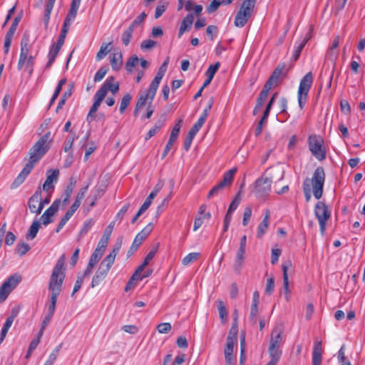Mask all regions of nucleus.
<instances>
[{"mask_svg":"<svg viewBox=\"0 0 365 365\" xmlns=\"http://www.w3.org/2000/svg\"><path fill=\"white\" fill-rule=\"evenodd\" d=\"M95 224V220L92 218H89L88 220H86L84 223H83V225L80 231V235H84L86 234H87V232L91 229V227L94 225Z\"/></svg>","mask_w":365,"mask_h":365,"instance_id":"obj_46","label":"nucleus"},{"mask_svg":"<svg viewBox=\"0 0 365 365\" xmlns=\"http://www.w3.org/2000/svg\"><path fill=\"white\" fill-rule=\"evenodd\" d=\"M66 78H62L58 81V83L56 87V89L54 91V93L50 100V106H51L55 102L56 99L58 96V95L62 89V86L66 83Z\"/></svg>","mask_w":365,"mask_h":365,"instance_id":"obj_42","label":"nucleus"},{"mask_svg":"<svg viewBox=\"0 0 365 365\" xmlns=\"http://www.w3.org/2000/svg\"><path fill=\"white\" fill-rule=\"evenodd\" d=\"M237 330L233 327L231 328L230 333L227 338V343L224 349L225 359L226 365H233L235 358L233 356L234 344L237 338Z\"/></svg>","mask_w":365,"mask_h":365,"instance_id":"obj_10","label":"nucleus"},{"mask_svg":"<svg viewBox=\"0 0 365 365\" xmlns=\"http://www.w3.org/2000/svg\"><path fill=\"white\" fill-rule=\"evenodd\" d=\"M309 34H307L306 36L302 39L296 41L292 54V58L294 61H297L299 58L303 48L304 47L307 41L309 40Z\"/></svg>","mask_w":365,"mask_h":365,"instance_id":"obj_25","label":"nucleus"},{"mask_svg":"<svg viewBox=\"0 0 365 365\" xmlns=\"http://www.w3.org/2000/svg\"><path fill=\"white\" fill-rule=\"evenodd\" d=\"M324 182V170L319 166L314 170L312 178H307L303 182V190L307 202H309L311 198L312 190L316 199L319 200L322 197Z\"/></svg>","mask_w":365,"mask_h":365,"instance_id":"obj_2","label":"nucleus"},{"mask_svg":"<svg viewBox=\"0 0 365 365\" xmlns=\"http://www.w3.org/2000/svg\"><path fill=\"white\" fill-rule=\"evenodd\" d=\"M16 316V314H12L11 316H9V317H7V319H6V322H5L4 326L1 329V331L0 342H2L4 340V338L6 337L9 329L11 327Z\"/></svg>","mask_w":365,"mask_h":365,"instance_id":"obj_33","label":"nucleus"},{"mask_svg":"<svg viewBox=\"0 0 365 365\" xmlns=\"http://www.w3.org/2000/svg\"><path fill=\"white\" fill-rule=\"evenodd\" d=\"M163 121L158 120L155 123V125L150 128L146 134L145 139L147 140L154 136L163 127Z\"/></svg>","mask_w":365,"mask_h":365,"instance_id":"obj_40","label":"nucleus"},{"mask_svg":"<svg viewBox=\"0 0 365 365\" xmlns=\"http://www.w3.org/2000/svg\"><path fill=\"white\" fill-rule=\"evenodd\" d=\"M283 331L284 328L282 325L275 326L272 331L269 346L280 348L283 340Z\"/></svg>","mask_w":365,"mask_h":365,"instance_id":"obj_17","label":"nucleus"},{"mask_svg":"<svg viewBox=\"0 0 365 365\" xmlns=\"http://www.w3.org/2000/svg\"><path fill=\"white\" fill-rule=\"evenodd\" d=\"M206 120H205L202 118H198L197 122L192 126V128L190 130V132L196 135L197 132L200 130V129L202 128L203 124L205 123Z\"/></svg>","mask_w":365,"mask_h":365,"instance_id":"obj_55","label":"nucleus"},{"mask_svg":"<svg viewBox=\"0 0 365 365\" xmlns=\"http://www.w3.org/2000/svg\"><path fill=\"white\" fill-rule=\"evenodd\" d=\"M314 214L319 221L320 232L324 235L326 230V222L331 216L330 211L324 202L319 201L315 205Z\"/></svg>","mask_w":365,"mask_h":365,"instance_id":"obj_9","label":"nucleus"},{"mask_svg":"<svg viewBox=\"0 0 365 365\" xmlns=\"http://www.w3.org/2000/svg\"><path fill=\"white\" fill-rule=\"evenodd\" d=\"M284 66H278L272 72L270 77L265 83L264 87L270 91L272 88L279 86L282 81V71Z\"/></svg>","mask_w":365,"mask_h":365,"instance_id":"obj_13","label":"nucleus"},{"mask_svg":"<svg viewBox=\"0 0 365 365\" xmlns=\"http://www.w3.org/2000/svg\"><path fill=\"white\" fill-rule=\"evenodd\" d=\"M292 265V263L290 261H287L286 262H284L282 264V269L283 272V288L284 294H290V289L289 288V279H288V273L287 270L289 267Z\"/></svg>","mask_w":365,"mask_h":365,"instance_id":"obj_31","label":"nucleus"},{"mask_svg":"<svg viewBox=\"0 0 365 365\" xmlns=\"http://www.w3.org/2000/svg\"><path fill=\"white\" fill-rule=\"evenodd\" d=\"M255 4L256 0H244L239 11L251 17L254 11Z\"/></svg>","mask_w":365,"mask_h":365,"instance_id":"obj_29","label":"nucleus"},{"mask_svg":"<svg viewBox=\"0 0 365 365\" xmlns=\"http://www.w3.org/2000/svg\"><path fill=\"white\" fill-rule=\"evenodd\" d=\"M322 359V341H317L314 342L312 350V365H321Z\"/></svg>","mask_w":365,"mask_h":365,"instance_id":"obj_24","label":"nucleus"},{"mask_svg":"<svg viewBox=\"0 0 365 365\" xmlns=\"http://www.w3.org/2000/svg\"><path fill=\"white\" fill-rule=\"evenodd\" d=\"M250 18V16L246 14L238 11L235 18L234 24L237 27L242 28L247 24Z\"/></svg>","mask_w":365,"mask_h":365,"instance_id":"obj_35","label":"nucleus"},{"mask_svg":"<svg viewBox=\"0 0 365 365\" xmlns=\"http://www.w3.org/2000/svg\"><path fill=\"white\" fill-rule=\"evenodd\" d=\"M111 42L109 43H103L98 52L96 54V61H101L110 52L111 49Z\"/></svg>","mask_w":365,"mask_h":365,"instance_id":"obj_36","label":"nucleus"},{"mask_svg":"<svg viewBox=\"0 0 365 365\" xmlns=\"http://www.w3.org/2000/svg\"><path fill=\"white\" fill-rule=\"evenodd\" d=\"M276 96H277V93H274L272 96V97L271 98V99L269 100L268 104L267 105V107L264 111L263 115L261 118V119L259 120V121L255 128V134L256 136H259L262 133L264 121H265L269 116V111H270L271 108L274 102V98H275Z\"/></svg>","mask_w":365,"mask_h":365,"instance_id":"obj_20","label":"nucleus"},{"mask_svg":"<svg viewBox=\"0 0 365 365\" xmlns=\"http://www.w3.org/2000/svg\"><path fill=\"white\" fill-rule=\"evenodd\" d=\"M108 71V68L107 66H102L101 68H100L94 76V78H93L94 82L101 81L105 77Z\"/></svg>","mask_w":365,"mask_h":365,"instance_id":"obj_50","label":"nucleus"},{"mask_svg":"<svg viewBox=\"0 0 365 365\" xmlns=\"http://www.w3.org/2000/svg\"><path fill=\"white\" fill-rule=\"evenodd\" d=\"M268 352L270 356V360L278 363L282 355V350L280 348L269 346Z\"/></svg>","mask_w":365,"mask_h":365,"instance_id":"obj_37","label":"nucleus"},{"mask_svg":"<svg viewBox=\"0 0 365 365\" xmlns=\"http://www.w3.org/2000/svg\"><path fill=\"white\" fill-rule=\"evenodd\" d=\"M196 135L192 133L191 132H188L184 140V148L185 150H188L190 148L192 142Z\"/></svg>","mask_w":365,"mask_h":365,"instance_id":"obj_61","label":"nucleus"},{"mask_svg":"<svg viewBox=\"0 0 365 365\" xmlns=\"http://www.w3.org/2000/svg\"><path fill=\"white\" fill-rule=\"evenodd\" d=\"M270 211L267 210L262 222L259 224L257 231V237L260 239L267 232L269 226Z\"/></svg>","mask_w":365,"mask_h":365,"instance_id":"obj_21","label":"nucleus"},{"mask_svg":"<svg viewBox=\"0 0 365 365\" xmlns=\"http://www.w3.org/2000/svg\"><path fill=\"white\" fill-rule=\"evenodd\" d=\"M139 62V58L137 56H132L125 63V68L128 72L132 73L133 69Z\"/></svg>","mask_w":365,"mask_h":365,"instance_id":"obj_43","label":"nucleus"},{"mask_svg":"<svg viewBox=\"0 0 365 365\" xmlns=\"http://www.w3.org/2000/svg\"><path fill=\"white\" fill-rule=\"evenodd\" d=\"M58 296L51 295L50 301L46 304L47 314L53 316L56 311L57 298Z\"/></svg>","mask_w":365,"mask_h":365,"instance_id":"obj_39","label":"nucleus"},{"mask_svg":"<svg viewBox=\"0 0 365 365\" xmlns=\"http://www.w3.org/2000/svg\"><path fill=\"white\" fill-rule=\"evenodd\" d=\"M220 62H217L215 64L210 65L205 72V76L210 78V79H212L215 73L220 68Z\"/></svg>","mask_w":365,"mask_h":365,"instance_id":"obj_53","label":"nucleus"},{"mask_svg":"<svg viewBox=\"0 0 365 365\" xmlns=\"http://www.w3.org/2000/svg\"><path fill=\"white\" fill-rule=\"evenodd\" d=\"M272 178L262 175L254 184L252 192L257 198L265 200L271 192Z\"/></svg>","mask_w":365,"mask_h":365,"instance_id":"obj_7","label":"nucleus"},{"mask_svg":"<svg viewBox=\"0 0 365 365\" xmlns=\"http://www.w3.org/2000/svg\"><path fill=\"white\" fill-rule=\"evenodd\" d=\"M21 276L19 274H14L9 276L0 287V302L4 301L18 284L21 282Z\"/></svg>","mask_w":365,"mask_h":365,"instance_id":"obj_8","label":"nucleus"},{"mask_svg":"<svg viewBox=\"0 0 365 365\" xmlns=\"http://www.w3.org/2000/svg\"><path fill=\"white\" fill-rule=\"evenodd\" d=\"M133 30L134 29L130 26L122 34L121 40L125 46H128L130 43Z\"/></svg>","mask_w":365,"mask_h":365,"instance_id":"obj_41","label":"nucleus"},{"mask_svg":"<svg viewBox=\"0 0 365 365\" xmlns=\"http://www.w3.org/2000/svg\"><path fill=\"white\" fill-rule=\"evenodd\" d=\"M61 47H62L61 46H59V45L56 44V43H53L52 44V46L50 48L49 52L48 53V61L46 65V68H50L51 66L52 65V63L54 62L56 57L57 56Z\"/></svg>","mask_w":365,"mask_h":365,"instance_id":"obj_30","label":"nucleus"},{"mask_svg":"<svg viewBox=\"0 0 365 365\" xmlns=\"http://www.w3.org/2000/svg\"><path fill=\"white\" fill-rule=\"evenodd\" d=\"M222 4L220 1L213 0L210 4L207 7V12L208 14H212L215 12L219 6Z\"/></svg>","mask_w":365,"mask_h":365,"instance_id":"obj_64","label":"nucleus"},{"mask_svg":"<svg viewBox=\"0 0 365 365\" xmlns=\"http://www.w3.org/2000/svg\"><path fill=\"white\" fill-rule=\"evenodd\" d=\"M51 142V132H47L31 147L29 150V160L11 184V188H16L24 182L35 164L48 150Z\"/></svg>","mask_w":365,"mask_h":365,"instance_id":"obj_1","label":"nucleus"},{"mask_svg":"<svg viewBox=\"0 0 365 365\" xmlns=\"http://www.w3.org/2000/svg\"><path fill=\"white\" fill-rule=\"evenodd\" d=\"M309 150L318 160L322 161L326 158V150L323 138L317 135H311L307 139Z\"/></svg>","mask_w":365,"mask_h":365,"instance_id":"obj_6","label":"nucleus"},{"mask_svg":"<svg viewBox=\"0 0 365 365\" xmlns=\"http://www.w3.org/2000/svg\"><path fill=\"white\" fill-rule=\"evenodd\" d=\"M241 201V198L240 197V195H237L233 199V200L231 202L229 208L227 210L228 212L233 213L235 210L237 208Z\"/></svg>","mask_w":365,"mask_h":365,"instance_id":"obj_57","label":"nucleus"},{"mask_svg":"<svg viewBox=\"0 0 365 365\" xmlns=\"http://www.w3.org/2000/svg\"><path fill=\"white\" fill-rule=\"evenodd\" d=\"M313 83V75L308 72L300 81L297 91V101L300 109H303L308 97V93Z\"/></svg>","mask_w":365,"mask_h":365,"instance_id":"obj_5","label":"nucleus"},{"mask_svg":"<svg viewBox=\"0 0 365 365\" xmlns=\"http://www.w3.org/2000/svg\"><path fill=\"white\" fill-rule=\"evenodd\" d=\"M122 247V240H118L116 243L115 244L112 251L103 260L104 263L107 264L108 265L112 267L116 255L119 252L120 248Z\"/></svg>","mask_w":365,"mask_h":365,"instance_id":"obj_23","label":"nucleus"},{"mask_svg":"<svg viewBox=\"0 0 365 365\" xmlns=\"http://www.w3.org/2000/svg\"><path fill=\"white\" fill-rule=\"evenodd\" d=\"M237 168H232L226 172L224 175L222 180L220 182L222 185L225 187L227 186H230L233 180L234 175L237 173Z\"/></svg>","mask_w":365,"mask_h":365,"instance_id":"obj_34","label":"nucleus"},{"mask_svg":"<svg viewBox=\"0 0 365 365\" xmlns=\"http://www.w3.org/2000/svg\"><path fill=\"white\" fill-rule=\"evenodd\" d=\"M110 65L114 71H119L123 65V56L120 52L114 53L110 56Z\"/></svg>","mask_w":365,"mask_h":365,"instance_id":"obj_32","label":"nucleus"},{"mask_svg":"<svg viewBox=\"0 0 365 365\" xmlns=\"http://www.w3.org/2000/svg\"><path fill=\"white\" fill-rule=\"evenodd\" d=\"M110 268V266L101 261L92 278L91 287L94 288L99 285L106 279Z\"/></svg>","mask_w":365,"mask_h":365,"instance_id":"obj_11","label":"nucleus"},{"mask_svg":"<svg viewBox=\"0 0 365 365\" xmlns=\"http://www.w3.org/2000/svg\"><path fill=\"white\" fill-rule=\"evenodd\" d=\"M39 227H40V222L38 220L34 221L29 230L27 235H26V238L28 240L34 239L38 233Z\"/></svg>","mask_w":365,"mask_h":365,"instance_id":"obj_38","label":"nucleus"},{"mask_svg":"<svg viewBox=\"0 0 365 365\" xmlns=\"http://www.w3.org/2000/svg\"><path fill=\"white\" fill-rule=\"evenodd\" d=\"M168 6V1L160 2L159 4L156 6L155 12V18L158 19L162 16V14L165 12L167 7Z\"/></svg>","mask_w":365,"mask_h":365,"instance_id":"obj_48","label":"nucleus"},{"mask_svg":"<svg viewBox=\"0 0 365 365\" xmlns=\"http://www.w3.org/2000/svg\"><path fill=\"white\" fill-rule=\"evenodd\" d=\"M200 256L199 252H190L188 255H187L182 259V263L184 265H188L191 262L196 260L198 257Z\"/></svg>","mask_w":365,"mask_h":365,"instance_id":"obj_49","label":"nucleus"},{"mask_svg":"<svg viewBox=\"0 0 365 365\" xmlns=\"http://www.w3.org/2000/svg\"><path fill=\"white\" fill-rule=\"evenodd\" d=\"M131 101V96L128 93L125 94L121 101L120 105L119 111L120 113H123L128 106L130 104Z\"/></svg>","mask_w":365,"mask_h":365,"instance_id":"obj_51","label":"nucleus"},{"mask_svg":"<svg viewBox=\"0 0 365 365\" xmlns=\"http://www.w3.org/2000/svg\"><path fill=\"white\" fill-rule=\"evenodd\" d=\"M58 175V170H49L47 173L46 180L43 185L42 189L47 192L49 191L52 192L55 187L53 183L57 182Z\"/></svg>","mask_w":365,"mask_h":365,"instance_id":"obj_18","label":"nucleus"},{"mask_svg":"<svg viewBox=\"0 0 365 365\" xmlns=\"http://www.w3.org/2000/svg\"><path fill=\"white\" fill-rule=\"evenodd\" d=\"M217 309H218V312H219V315H220L221 320L222 321V322H225V320L227 319V309H226L223 302H222V301L218 302Z\"/></svg>","mask_w":365,"mask_h":365,"instance_id":"obj_52","label":"nucleus"},{"mask_svg":"<svg viewBox=\"0 0 365 365\" xmlns=\"http://www.w3.org/2000/svg\"><path fill=\"white\" fill-rule=\"evenodd\" d=\"M225 187L222 185V184L219 182L210 190V191L208 193L207 197L210 198L213 196L217 195Z\"/></svg>","mask_w":365,"mask_h":365,"instance_id":"obj_56","label":"nucleus"},{"mask_svg":"<svg viewBox=\"0 0 365 365\" xmlns=\"http://www.w3.org/2000/svg\"><path fill=\"white\" fill-rule=\"evenodd\" d=\"M144 240L145 238L138 233L133 242L130 250L134 251L136 250Z\"/></svg>","mask_w":365,"mask_h":365,"instance_id":"obj_62","label":"nucleus"},{"mask_svg":"<svg viewBox=\"0 0 365 365\" xmlns=\"http://www.w3.org/2000/svg\"><path fill=\"white\" fill-rule=\"evenodd\" d=\"M156 45V42L151 39H147L142 41L140 48L142 50H148L153 48Z\"/></svg>","mask_w":365,"mask_h":365,"instance_id":"obj_63","label":"nucleus"},{"mask_svg":"<svg viewBox=\"0 0 365 365\" xmlns=\"http://www.w3.org/2000/svg\"><path fill=\"white\" fill-rule=\"evenodd\" d=\"M77 10L70 9L64 20L63 25L70 27L71 23L73 21L77 15Z\"/></svg>","mask_w":365,"mask_h":365,"instance_id":"obj_44","label":"nucleus"},{"mask_svg":"<svg viewBox=\"0 0 365 365\" xmlns=\"http://www.w3.org/2000/svg\"><path fill=\"white\" fill-rule=\"evenodd\" d=\"M246 249L239 247L234 263V269L239 272L243 266Z\"/></svg>","mask_w":365,"mask_h":365,"instance_id":"obj_28","label":"nucleus"},{"mask_svg":"<svg viewBox=\"0 0 365 365\" xmlns=\"http://www.w3.org/2000/svg\"><path fill=\"white\" fill-rule=\"evenodd\" d=\"M114 80L113 76L108 77L97 91L103 92L104 97H106L108 91H110L113 94H115L119 90V84L118 83H114Z\"/></svg>","mask_w":365,"mask_h":365,"instance_id":"obj_19","label":"nucleus"},{"mask_svg":"<svg viewBox=\"0 0 365 365\" xmlns=\"http://www.w3.org/2000/svg\"><path fill=\"white\" fill-rule=\"evenodd\" d=\"M29 35H24L21 41V53L18 62V69L21 70L24 68V63L29 56Z\"/></svg>","mask_w":365,"mask_h":365,"instance_id":"obj_14","label":"nucleus"},{"mask_svg":"<svg viewBox=\"0 0 365 365\" xmlns=\"http://www.w3.org/2000/svg\"><path fill=\"white\" fill-rule=\"evenodd\" d=\"M105 97L103 96V92L99 93L97 91L94 96V102L92 105L91 108H90V110L88 112V114L87 115V120H89L90 118H92L93 115L96 113V111L98 110L102 101Z\"/></svg>","mask_w":365,"mask_h":365,"instance_id":"obj_26","label":"nucleus"},{"mask_svg":"<svg viewBox=\"0 0 365 365\" xmlns=\"http://www.w3.org/2000/svg\"><path fill=\"white\" fill-rule=\"evenodd\" d=\"M61 199L56 200L52 203V205L43 213L41 219L43 225L46 226L52 222V217L58 211Z\"/></svg>","mask_w":365,"mask_h":365,"instance_id":"obj_16","label":"nucleus"},{"mask_svg":"<svg viewBox=\"0 0 365 365\" xmlns=\"http://www.w3.org/2000/svg\"><path fill=\"white\" fill-rule=\"evenodd\" d=\"M42 191L38 187L34 194L29 198V208L32 213L39 215L43 210V205L41 202Z\"/></svg>","mask_w":365,"mask_h":365,"instance_id":"obj_12","label":"nucleus"},{"mask_svg":"<svg viewBox=\"0 0 365 365\" xmlns=\"http://www.w3.org/2000/svg\"><path fill=\"white\" fill-rule=\"evenodd\" d=\"M269 90L267 89L266 88H263V89L261 91L258 98H257V107H262L264 105V103L265 101V100L267 99V96H268V93H269Z\"/></svg>","mask_w":365,"mask_h":365,"instance_id":"obj_47","label":"nucleus"},{"mask_svg":"<svg viewBox=\"0 0 365 365\" xmlns=\"http://www.w3.org/2000/svg\"><path fill=\"white\" fill-rule=\"evenodd\" d=\"M181 122H182V120H179L178 121V123H176L175 125H174V127L173 128L169 140H168V141L165 145V148L163 150V153L162 155V158H164L168 154L172 146L176 141V140L178 137L180 128H181Z\"/></svg>","mask_w":365,"mask_h":365,"instance_id":"obj_15","label":"nucleus"},{"mask_svg":"<svg viewBox=\"0 0 365 365\" xmlns=\"http://www.w3.org/2000/svg\"><path fill=\"white\" fill-rule=\"evenodd\" d=\"M163 183L158 182L154 187L153 190L150 193L148 197L145 199L141 207L146 210L152 203L153 200L155 197L158 193L160 191L163 187Z\"/></svg>","mask_w":365,"mask_h":365,"instance_id":"obj_27","label":"nucleus"},{"mask_svg":"<svg viewBox=\"0 0 365 365\" xmlns=\"http://www.w3.org/2000/svg\"><path fill=\"white\" fill-rule=\"evenodd\" d=\"M29 250L30 246L25 242L19 243L16 247V253L21 257L25 255L29 251Z\"/></svg>","mask_w":365,"mask_h":365,"instance_id":"obj_45","label":"nucleus"},{"mask_svg":"<svg viewBox=\"0 0 365 365\" xmlns=\"http://www.w3.org/2000/svg\"><path fill=\"white\" fill-rule=\"evenodd\" d=\"M168 61L169 58H167L158 68V73L154 79L150 83L148 89L145 92L140 94L137 101V107L143 106L145 105V102L148 100L149 101L150 104L153 102L160 83L167 71Z\"/></svg>","mask_w":365,"mask_h":365,"instance_id":"obj_3","label":"nucleus"},{"mask_svg":"<svg viewBox=\"0 0 365 365\" xmlns=\"http://www.w3.org/2000/svg\"><path fill=\"white\" fill-rule=\"evenodd\" d=\"M76 180L73 178H70L69 182L64 189L61 197H62V203L64 206H66L68 202L69 199L73 193L74 187L76 186Z\"/></svg>","mask_w":365,"mask_h":365,"instance_id":"obj_22","label":"nucleus"},{"mask_svg":"<svg viewBox=\"0 0 365 365\" xmlns=\"http://www.w3.org/2000/svg\"><path fill=\"white\" fill-rule=\"evenodd\" d=\"M171 329V324L169 322L160 323L157 326V330L160 334H167Z\"/></svg>","mask_w":365,"mask_h":365,"instance_id":"obj_58","label":"nucleus"},{"mask_svg":"<svg viewBox=\"0 0 365 365\" xmlns=\"http://www.w3.org/2000/svg\"><path fill=\"white\" fill-rule=\"evenodd\" d=\"M194 21V15L192 13L187 14V16L182 19L180 26H184L186 29H188L192 26Z\"/></svg>","mask_w":365,"mask_h":365,"instance_id":"obj_54","label":"nucleus"},{"mask_svg":"<svg viewBox=\"0 0 365 365\" xmlns=\"http://www.w3.org/2000/svg\"><path fill=\"white\" fill-rule=\"evenodd\" d=\"M252 208L250 207H245L243 213L242 225L246 226L250 220L252 216Z\"/></svg>","mask_w":365,"mask_h":365,"instance_id":"obj_60","label":"nucleus"},{"mask_svg":"<svg viewBox=\"0 0 365 365\" xmlns=\"http://www.w3.org/2000/svg\"><path fill=\"white\" fill-rule=\"evenodd\" d=\"M65 256L62 255L54 266L48 282V290L51 295L58 296L62 290V285L65 279L63 267Z\"/></svg>","mask_w":365,"mask_h":365,"instance_id":"obj_4","label":"nucleus"},{"mask_svg":"<svg viewBox=\"0 0 365 365\" xmlns=\"http://www.w3.org/2000/svg\"><path fill=\"white\" fill-rule=\"evenodd\" d=\"M68 29H69L68 26H66L65 25L63 26L60 36H58V41L56 43V44L61 46H63L65 38H66V34L68 33Z\"/></svg>","mask_w":365,"mask_h":365,"instance_id":"obj_59","label":"nucleus"}]
</instances>
